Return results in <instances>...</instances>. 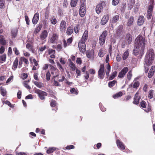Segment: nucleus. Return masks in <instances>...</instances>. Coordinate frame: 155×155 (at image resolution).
Returning a JSON list of instances; mask_svg holds the SVG:
<instances>
[{"label": "nucleus", "instance_id": "nucleus-1", "mask_svg": "<svg viewBox=\"0 0 155 155\" xmlns=\"http://www.w3.org/2000/svg\"><path fill=\"white\" fill-rule=\"evenodd\" d=\"M146 41L145 38L141 35L137 37L135 41L134 48L133 51L135 55L139 54L140 57L143 55Z\"/></svg>", "mask_w": 155, "mask_h": 155}, {"label": "nucleus", "instance_id": "nucleus-2", "mask_svg": "<svg viewBox=\"0 0 155 155\" xmlns=\"http://www.w3.org/2000/svg\"><path fill=\"white\" fill-rule=\"evenodd\" d=\"M154 58L153 50L152 49H149L147 51L144 62V67L145 73H147L148 71V67L151 65Z\"/></svg>", "mask_w": 155, "mask_h": 155}, {"label": "nucleus", "instance_id": "nucleus-3", "mask_svg": "<svg viewBox=\"0 0 155 155\" xmlns=\"http://www.w3.org/2000/svg\"><path fill=\"white\" fill-rule=\"evenodd\" d=\"M104 68L103 64H101L100 68L98 71V77L101 79H103L104 77L105 73L107 77L109 76V73L110 71V66L108 64L107 65L106 70L104 72Z\"/></svg>", "mask_w": 155, "mask_h": 155}, {"label": "nucleus", "instance_id": "nucleus-4", "mask_svg": "<svg viewBox=\"0 0 155 155\" xmlns=\"http://www.w3.org/2000/svg\"><path fill=\"white\" fill-rule=\"evenodd\" d=\"M107 35V31L106 30L104 31L100 36L99 38V43L101 45H103L105 42L106 37Z\"/></svg>", "mask_w": 155, "mask_h": 155}, {"label": "nucleus", "instance_id": "nucleus-5", "mask_svg": "<svg viewBox=\"0 0 155 155\" xmlns=\"http://www.w3.org/2000/svg\"><path fill=\"white\" fill-rule=\"evenodd\" d=\"M123 26L120 25L116 30V35L117 37H120L124 35V32L123 30Z\"/></svg>", "mask_w": 155, "mask_h": 155}, {"label": "nucleus", "instance_id": "nucleus-6", "mask_svg": "<svg viewBox=\"0 0 155 155\" xmlns=\"http://www.w3.org/2000/svg\"><path fill=\"white\" fill-rule=\"evenodd\" d=\"M78 46L81 52L84 53L85 52L86 49L85 42L80 41L78 44Z\"/></svg>", "mask_w": 155, "mask_h": 155}, {"label": "nucleus", "instance_id": "nucleus-7", "mask_svg": "<svg viewBox=\"0 0 155 155\" xmlns=\"http://www.w3.org/2000/svg\"><path fill=\"white\" fill-rule=\"evenodd\" d=\"M35 92L38 94L40 99L43 100L45 99L44 96L47 95V93L46 92L42 91L39 89H37L35 90Z\"/></svg>", "mask_w": 155, "mask_h": 155}, {"label": "nucleus", "instance_id": "nucleus-8", "mask_svg": "<svg viewBox=\"0 0 155 155\" xmlns=\"http://www.w3.org/2000/svg\"><path fill=\"white\" fill-rule=\"evenodd\" d=\"M66 27V22L64 20H62L60 24V31L61 33L64 32Z\"/></svg>", "mask_w": 155, "mask_h": 155}, {"label": "nucleus", "instance_id": "nucleus-9", "mask_svg": "<svg viewBox=\"0 0 155 155\" xmlns=\"http://www.w3.org/2000/svg\"><path fill=\"white\" fill-rule=\"evenodd\" d=\"M58 35L56 33H54L50 39V42L52 43L56 42L58 40Z\"/></svg>", "mask_w": 155, "mask_h": 155}, {"label": "nucleus", "instance_id": "nucleus-10", "mask_svg": "<svg viewBox=\"0 0 155 155\" xmlns=\"http://www.w3.org/2000/svg\"><path fill=\"white\" fill-rule=\"evenodd\" d=\"M128 68L127 67H124L119 73L118 77L120 78L123 77L128 71Z\"/></svg>", "mask_w": 155, "mask_h": 155}, {"label": "nucleus", "instance_id": "nucleus-11", "mask_svg": "<svg viewBox=\"0 0 155 155\" xmlns=\"http://www.w3.org/2000/svg\"><path fill=\"white\" fill-rule=\"evenodd\" d=\"M109 15H104L102 18L101 21V23L102 25H105L109 20Z\"/></svg>", "mask_w": 155, "mask_h": 155}, {"label": "nucleus", "instance_id": "nucleus-12", "mask_svg": "<svg viewBox=\"0 0 155 155\" xmlns=\"http://www.w3.org/2000/svg\"><path fill=\"white\" fill-rule=\"evenodd\" d=\"M39 14L38 12L35 13L33 18L32 22L34 25L36 24L38 22L39 20Z\"/></svg>", "mask_w": 155, "mask_h": 155}, {"label": "nucleus", "instance_id": "nucleus-13", "mask_svg": "<svg viewBox=\"0 0 155 155\" xmlns=\"http://www.w3.org/2000/svg\"><path fill=\"white\" fill-rule=\"evenodd\" d=\"M132 36L130 34H128L126 35L124 41L128 44V45L130 44L132 42Z\"/></svg>", "mask_w": 155, "mask_h": 155}, {"label": "nucleus", "instance_id": "nucleus-14", "mask_svg": "<svg viewBox=\"0 0 155 155\" xmlns=\"http://www.w3.org/2000/svg\"><path fill=\"white\" fill-rule=\"evenodd\" d=\"M140 98V97L138 93L137 92L135 94L134 97V101L133 103L135 104H137L139 103V101Z\"/></svg>", "mask_w": 155, "mask_h": 155}, {"label": "nucleus", "instance_id": "nucleus-15", "mask_svg": "<svg viewBox=\"0 0 155 155\" xmlns=\"http://www.w3.org/2000/svg\"><path fill=\"white\" fill-rule=\"evenodd\" d=\"M88 35V31L87 30H85L83 34L81 41L85 42L87 38Z\"/></svg>", "mask_w": 155, "mask_h": 155}, {"label": "nucleus", "instance_id": "nucleus-16", "mask_svg": "<svg viewBox=\"0 0 155 155\" xmlns=\"http://www.w3.org/2000/svg\"><path fill=\"white\" fill-rule=\"evenodd\" d=\"M144 21V18L143 16H140L138 18L137 21V24L138 25L140 26L142 25Z\"/></svg>", "mask_w": 155, "mask_h": 155}, {"label": "nucleus", "instance_id": "nucleus-17", "mask_svg": "<svg viewBox=\"0 0 155 155\" xmlns=\"http://www.w3.org/2000/svg\"><path fill=\"white\" fill-rule=\"evenodd\" d=\"M134 21V18L133 17H130L128 20L127 23V25L129 27H130L132 26L133 25Z\"/></svg>", "mask_w": 155, "mask_h": 155}, {"label": "nucleus", "instance_id": "nucleus-18", "mask_svg": "<svg viewBox=\"0 0 155 155\" xmlns=\"http://www.w3.org/2000/svg\"><path fill=\"white\" fill-rule=\"evenodd\" d=\"M116 143L118 147L120 149L123 150L125 149L124 145L121 142L117 140Z\"/></svg>", "mask_w": 155, "mask_h": 155}, {"label": "nucleus", "instance_id": "nucleus-19", "mask_svg": "<svg viewBox=\"0 0 155 155\" xmlns=\"http://www.w3.org/2000/svg\"><path fill=\"white\" fill-rule=\"evenodd\" d=\"M48 32L47 31L44 30L42 31L40 35V38L42 40L45 39L47 37Z\"/></svg>", "mask_w": 155, "mask_h": 155}, {"label": "nucleus", "instance_id": "nucleus-20", "mask_svg": "<svg viewBox=\"0 0 155 155\" xmlns=\"http://www.w3.org/2000/svg\"><path fill=\"white\" fill-rule=\"evenodd\" d=\"M51 73L52 75H54L55 74L57 75V73L58 72V70L54 67L51 66Z\"/></svg>", "mask_w": 155, "mask_h": 155}, {"label": "nucleus", "instance_id": "nucleus-21", "mask_svg": "<svg viewBox=\"0 0 155 155\" xmlns=\"http://www.w3.org/2000/svg\"><path fill=\"white\" fill-rule=\"evenodd\" d=\"M32 82L35 86L39 88H41L44 86V84L41 82L34 81H32Z\"/></svg>", "mask_w": 155, "mask_h": 155}, {"label": "nucleus", "instance_id": "nucleus-22", "mask_svg": "<svg viewBox=\"0 0 155 155\" xmlns=\"http://www.w3.org/2000/svg\"><path fill=\"white\" fill-rule=\"evenodd\" d=\"M86 8H80L79 10V14L81 17H83L86 13Z\"/></svg>", "mask_w": 155, "mask_h": 155}, {"label": "nucleus", "instance_id": "nucleus-23", "mask_svg": "<svg viewBox=\"0 0 155 155\" xmlns=\"http://www.w3.org/2000/svg\"><path fill=\"white\" fill-rule=\"evenodd\" d=\"M73 32V28L72 26H70L68 27L66 33L67 35H70Z\"/></svg>", "mask_w": 155, "mask_h": 155}, {"label": "nucleus", "instance_id": "nucleus-24", "mask_svg": "<svg viewBox=\"0 0 155 155\" xmlns=\"http://www.w3.org/2000/svg\"><path fill=\"white\" fill-rule=\"evenodd\" d=\"M99 5H101V7L103 10V9L105 10L107 9L108 4L105 2L103 1L100 4H99Z\"/></svg>", "mask_w": 155, "mask_h": 155}, {"label": "nucleus", "instance_id": "nucleus-25", "mask_svg": "<svg viewBox=\"0 0 155 155\" xmlns=\"http://www.w3.org/2000/svg\"><path fill=\"white\" fill-rule=\"evenodd\" d=\"M119 16L118 15L114 16L111 20V22L113 23L117 22L119 20Z\"/></svg>", "mask_w": 155, "mask_h": 155}, {"label": "nucleus", "instance_id": "nucleus-26", "mask_svg": "<svg viewBox=\"0 0 155 155\" xmlns=\"http://www.w3.org/2000/svg\"><path fill=\"white\" fill-rule=\"evenodd\" d=\"M102 10L101 5L99 4L97 5L96 8V12L97 14H99Z\"/></svg>", "mask_w": 155, "mask_h": 155}, {"label": "nucleus", "instance_id": "nucleus-27", "mask_svg": "<svg viewBox=\"0 0 155 155\" xmlns=\"http://www.w3.org/2000/svg\"><path fill=\"white\" fill-rule=\"evenodd\" d=\"M0 43L3 45H5L6 44V41L4 36H0Z\"/></svg>", "mask_w": 155, "mask_h": 155}, {"label": "nucleus", "instance_id": "nucleus-28", "mask_svg": "<svg viewBox=\"0 0 155 155\" xmlns=\"http://www.w3.org/2000/svg\"><path fill=\"white\" fill-rule=\"evenodd\" d=\"M86 54L87 57L90 58H93L94 55V52L92 51H87L86 52Z\"/></svg>", "mask_w": 155, "mask_h": 155}, {"label": "nucleus", "instance_id": "nucleus-29", "mask_svg": "<svg viewBox=\"0 0 155 155\" xmlns=\"http://www.w3.org/2000/svg\"><path fill=\"white\" fill-rule=\"evenodd\" d=\"M26 48L30 51H31L32 52H34L33 47L31 44L28 43L26 45Z\"/></svg>", "mask_w": 155, "mask_h": 155}, {"label": "nucleus", "instance_id": "nucleus-30", "mask_svg": "<svg viewBox=\"0 0 155 155\" xmlns=\"http://www.w3.org/2000/svg\"><path fill=\"white\" fill-rule=\"evenodd\" d=\"M129 56L128 50H126L124 53L123 56V60H125Z\"/></svg>", "mask_w": 155, "mask_h": 155}, {"label": "nucleus", "instance_id": "nucleus-31", "mask_svg": "<svg viewBox=\"0 0 155 155\" xmlns=\"http://www.w3.org/2000/svg\"><path fill=\"white\" fill-rule=\"evenodd\" d=\"M17 34V30L16 29L12 30L11 31V35L12 38H15Z\"/></svg>", "mask_w": 155, "mask_h": 155}, {"label": "nucleus", "instance_id": "nucleus-32", "mask_svg": "<svg viewBox=\"0 0 155 155\" xmlns=\"http://www.w3.org/2000/svg\"><path fill=\"white\" fill-rule=\"evenodd\" d=\"M0 92L1 95L3 96H5L7 93V91L6 90L4 89L2 87H0Z\"/></svg>", "mask_w": 155, "mask_h": 155}, {"label": "nucleus", "instance_id": "nucleus-33", "mask_svg": "<svg viewBox=\"0 0 155 155\" xmlns=\"http://www.w3.org/2000/svg\"><path fill=\"white\" fill-rule=\"evenodd\" d=\"M56 149V148L54 147H50L47 150V153L48 154L51 153L55 151Z\"/></svg>", "mask_w": 155, "mask_h": 155}, {"label": "nucleus", "instance_id": "nucleus-34", "mask_svg": "<svg viewBox=\"0 0 155 155\" xmlns=\"http://www.w3.org/2000/svg\"><path fill=\"white\" fill-rule=\"evenodd\" d=\"M59 75H57L53 77V78L54 79V84L55 86H58L60 85L59 83L57 81H56L55 80V79L57 78H59Z\"/></svg>", "mask_w": 155, "mask_h": 155}, {"label": "nucleus", "instance_id": "nucleus-35", "mask_svg": "<svg viewBox=\"0 0 155 155\" xmlns=\"http://www.w3.org/2000/svg\"><path fill=\"white\" fill-rule=\"evenodd\" d=\"M117 72L116 71H114L113 72L111 75L110 76V77L109 79L110 80H112L116 76L117 74Z\"/></svg>", "mask_w": 155, "mask_h": 155}, {"label": "nucleus", "instance_id": "nucleus-36", "mask_svg": "<svg viewBox=\"0 0 155 155\" xmlns=\"http://www.w3.org/2000/svg\"><path fill=\"white\" fill-rule=\"evenodd\" d=\"M81 7L80 8H86L85 5V0H81Z\"/></svg>", "mask_w": 155, "mask_h": 155}, {"label": "nucleus", "instance_id": "nucleus-37", "mask_svg": "<svg viewBox=\"0 0 155 155\" xmlns=\"http://www.w3.org/2000/svg\"><path fill=\"white\" fill-rule=\"evenodd\" d=\"M42 27V26L41 25H39L38 27L35 28V30L34 31V33L35 34L38 33L41 30Z\"/></svg>", "mask_w": 155, "mask_h": 155}, {"label": "nucleus", "instance_id": "nucleus-38", "mask_svg": "<svg viewBox=\"0 0 155 155\" xmlns=\"http://www.w3.org/2000/svg\"><path fill=\"white\" fill-rule=\"evenodd\" d=\"M123 93L121 92H119L113 96V98L116 99L117 98L120 97L122 96Z\"/></svg>", "mask_w": 155, "mask_h": 155}, {"label": "nucleus", "instance_id": "nucleus-39", "mask_svg": "<svg viewBox=\"0 0 155 155\" xmlns=\"http://www.w3.org/2000/svg\"><path fill=\"white\" fill-rule=\"evenodd\" d=\"M154 91L153 90H150L148 92V97L151 99L153 97Z\"/></svg>", "mask_w": 155, "mask_h": 155}, {"label": "nucleus", "instance_id": "nucleus-40", "mask_svg": "<svg viewBox=\"0 0 155 155\" xmlns=\"http://www.w3.org/2000/svg\"><path fill=\"white\" fill-rule=\"evenodd\" d=\"M78 0H71V5L72 7H75L77 3Z\"/></svg>", "mask_w": 155, "mask_h": 155}, {"label": "nucleus", "instance_id": "nucleus-41", "mask_svg": "<svg viewBox=\"0 0 155 155\" xmlns=\"http://www.w3.org/2000/svg\"><path fill=\"white\" fill-rule=\"evenodd\" d=\"M116 81L115 80L110 82L108 84L109 87H111L114 86L115 84L116 83Z\"/></svg>", "mask_w": 155, "mask_h": 155}, {"label": "nucleus", "instance_id": "nucleus-42", "mask_svg": "<svg viewBox=\"0 0 155 155\" xmlns=\"http://www.w3.org/2000/svg\"><path fill=\"white\" fill-rule=\"evenodd\" d=\"M18 59L16 58L15 60L13 62V67L14 68H16L18 65Z\"/></svg>", "mask_w": 155, "mask_h": 155}, {"label": "nucleus", "instance_id": "nucleus-43", "mask_svg": "<svg viewBox=\"0 0 155 155\" xmlns=\"http://www.w3.org/2000/svg\"><path fill=\"white\" fill-rule=\"evenodd\" d=\"M50 21L51 23L53 25H55L57 23V20L55 17H53L50 19Z\"/></svg>", "mask_w": 155, "mask_h": 155}, {"label": "nucleus", "instance_id": "nucleus-44", "mask_svg": "<svg viewBox=\"0 0 155 155\" xmlns=\"http://www.w3.org/2000/svg\"><path fill=\"white\" fill-rule=\"evenodd\" d=\"M70 66L71 69L72 71H74L75 70L76 67L74 64L71 61L70 62Z\"/></svg>", "mask_w": 155, "mask_h": 155}, {"label": "nucleus", "instance_id": "nucleus-45", "mask_svg": "<svg viewBox=\"0 0 155 155\" xmlns=\"http://www.w3.org/2000/svg\"><path fill=\"white\" fill-rule=\"evenodd\" d=\"M104 54V51L102 49H100L98 53V55L101 57H103Z\"/></svg>", "mask_w": 155, "mask_h": 155}, {"label": "nucleus", "instance_id": "nucleus-46", "mask_svg": "<svg viewBox=\"0 0 155 155\" xmlns=\"http://www.w3.org/2000/svg\"><path fill=\"white\" fill-rule=\"evenodd\" d=\"M51 77V74L49 71H48L47 72L46 74V80L47 81H49L50 80V78Z\"/></svg>", "mask_w": 155, "mask_h": 155}, {"label": "nucleus", "instance_id": "nucleus-47", "mask_svg": "<svg viewBox=\"0 0 155 155\" xmlns=\"http://www.w3.org/2000/svg\"><path fill=\"white\" fill-rule=\"evenodd\" d=\"M152 12L150 11H147V18L148 19H150L151 18L152 16Z\"/></svg>", "mask_w": 155, "mask_h": 155}, {"label": "nucleus", "instance_id": "nucleus-48", "mask_svg": "<svg viewBox=\"0 0 155 155\" xmlns=\"http://www.w3.org/2000/svg\"><path fill=\"white\" fill-rule=\"evenodd\" d=\"M20 59L23 61L26 64H28L29 63L28 59L25 58L24 57H21L20 58Z\"/></svg>", "mask_w": 155, "mask_h": 155}, {"label": "nucleus", "instance_id": "nucleus-49", "mask_svg": "<svg viewBox=\"0 0 155 155\" xmlns=\"http://www.w3.org/2000/svg\"><path fill=\"white\" fill-rule=\"evenodd\" d=\"M132 72L131 71H130L127 74V78L129 80H130L132 77Z\"/></svg>", "mask_w": 155, "mask_h": 155}, {"label": "nucleus", "instance_id": "nucleus-50", "mask_svg": "<svg viewBox=\"0 0 155 155\" xmlns=\"http://www.w3.org/2000/svg\"><path fill=\"white\" fill-rule=\"evenodd\" d=\"M56 105V101L53 100H51V106L52 107H54Z\"/></svg>", "mask_w": 155, "mask_h": 155}, {"label": "nucleus", "instance_id": "nucleus-51", "mask_svg": "<svg viewBox=\"0 0 155 155\" xmlns=\"http://www.w3.org/2000/svg\"><path fill=\"white\" fill-rule=\"evenodd\" d=\"M140 104L141 107L143 108H145L146 107V103L144 101H142L141 102Z\"/></svg>", "mask_w": 155, "mask_h": 155}, {"label": "nucleus", "instance_id": "nucleus-52", "mask_svg": "<svg viewBox=\"0 0 155 155\" xmlns=\"http://www.w3.org/2000/svg\"><path fill=\"white\" fill-rule=\"evenodd\" d=\"M139 84L138 82L137 81L134 83L133 85V87L135 88H137L139 86Z\"/></svg>", "mask_w": 155, "mask_h": 155}, {"label": "nucleus", "instance_id": "nucleus-53", "mask_svg": "<svg viewBox=\"0 0 155 155\" xmlns=\"http://www.w3.org/2000/svg\"><path fill=\"white\" fill-rule=\"evenodd\" d=\"M120 0H113L112 2V5H117L119 2Z\"/></svg>", "mask_w": 155, "mask_h": 155}, {"label": "nucleus", "instance_id": "nucleus-54", "mask_svg": "<svg viewBox=\"0 0 155 155\" xmlns=\"http://www.w3.org/2000/svg\"><path fill=\"white\" fill-rule=\"evenodd\" d=\"M128 45V44L126 42V41L124 40L122 41L121 44V47L123 48H125L126 46Z\"/></svg>", "mask_w": 155, "mask_h": 155}, {"label": "nucleus", "instance_id": "nucleus-55", "mask_svg": "<svg viewBox=\"0 0 155 155\" xmlns=\"http://www.w3.org/2000/svg\"><path fill=\"white\" fill-rule=\"evenodd\" d=\"M57 65L59 69L61 71H63L64 70V69L63 68L61 65L59 63L57 62Z\"/></svg>", "mask_w": 155, "mask_h": 155}, {"label": "nucleus", "instance_id": "nucleus-56", "mask_svg": "<svg viewBox=\"0 0 155 155\" xmlns=\"http://www.w3.org/2000/svg\"><path fill=\"white\" fill-rule=\"evenodd\" d=\"M23 85L24 86L28 89H31L30 87L28 85L26 82L25 81L23 83Z\"/></svg>", "mask_w": 155, "mask_h": 155}, {"label": "nucleus", "instance_id": "nucleus-57", "mask_svg": "<svg viewBox=\"0 0 155 155\" xmlns=\"http://www.w3.org/2000/svg\"><path fill=\"white\" fill-rule=\"evenodd\" d=\"M79 28L78 25H77L74 27V31L75 33L77 34L79 31Z\"/></svg>", "mask_w": 155, "mask_h": 155}, {"label": "nucleus", "instance_id": "nucleus-58", "mask_svg": "<svg viewBox=\"0 0 155 155\" xmlns=\"http://www.w3.org/2000/svg\"><path fill=\"white\" fill-rule=\"evenodd\" d=\"M1 58L2 61H5L6 58L5 54H3L0 56Z\"/></svg>", "mask_w": 155, "mask_h": 155}, {"label": "nucleus", "instance_id": "nucleus-59", "mask_svg": "<svg viewBox=\"0 0 155 155\" xmlns=\"http://www.w3.org/2000/svg\"><path fill=\"white\" fill-rule=\"evenodd\" d=\"M55 53V51L52 49H49L48 50V53L49 54H54Z\"/></svg>", "mask_w": 155, "mask_h": 155}, {"label": "nucleus", "instance_id": "nucleus-60", "mask_svg": "<svg viewBox=\"0 0 155 155\" xmlns=\"http://www.w3.org/2000/svg\"><path fill=\"white\" fill-rule=\"evenodd\" d=\"M38 74L37 73H35L34 74V78L36 81H38L39 79L38 77Z\"/></svg>", "mask_w": 155, "mask_h": 155}, {"label": "nucleus", "instance_id": "nucleus-61", "mask_svg": "<svg viewBox=\"0 0 155 155\" xmlns=\"http://www.w3.org/2000/svg\"><path fill=\"white\" fill-rule=\"evenodd\" d=\"M25 17L27 24L29 25L30 21L27 15H25Z\"/></svg>", "mask_w": 155, "mask_h": 155}, {"label": "nucleus", "instance_id": "nucleus-62", "mask_svg": "<svg viewBox=\"0 0 155 155\" xmlns=\"http://www.w3.org/2000/svg\"><path fill=\"white\" fill-rule=\"evenodd\" d=\"M153 5H152V4H150L149 5V6L148 9V10L147 11H150H150L152 12L153 9Z\"/></svg>", "mask_w": 155, "mask_h": 155}, {"label": "nucleus", "instance_id": "nucleus-63", "mask_svg": "<svg viewBox=\"0 0 155 155\" xmlns=\"http://www.w3.org/2000/svg\"><path fill=\"white\" fill-rule=\"evenodd\" d=\"M13 51H14L15 54L16 55H18L19 54V53L18 50L16 48H15L13 49Z\"/></svg>", "mask_w": 155, "mask_h": 155}, {"label": "nucleus", "instance_id": "nucleus-64", "mask_svg": "<svg viewBox=\"0 0 155 155\" xmlns=\"http://www.w3.org/2000/svg\"><path fill=\"white\" fill-rule=\"evenodd\" d=\"M16 155H27L26 153L25 152H16Z\"/></svg>", "mask_w": 155, "mask_h": 155}]
</instances>
